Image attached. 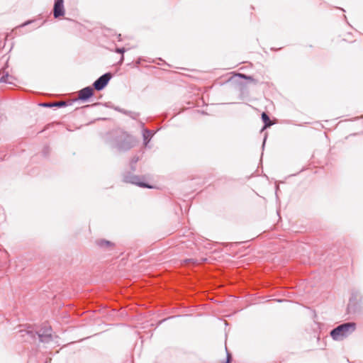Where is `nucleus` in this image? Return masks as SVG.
<instances>
[{
	"label": "nucleus",
	"instance_id": "obj_1",
	"mask_svg": "<svg viewBox=\"0 0 363 363\" xmlns=\"http://www.w3.org/2000/svg\"><path fill=\"white\" fill-rule=\"evenodd\" d=\"M355 329L356 324L354 323L347 322L337 325L330 331V334L334 340L341 341L351 335Z\"/></svg>",
	"mask_w": 363,
	"mask_h": 363
},
{
	"label": "nucleus",
	"instance_id": "obj_2",
	"mask_svg": "<svg viewBox=\"0 0 363 363\" xmlns=\"http://www.w3.org/2000/svg\"><path fill=\"white\" fill-rule=\"evenodd\" d=\"M52 329L50 326L44 325L35 333L32 330H21L20 333L21 336L24 337L26 335H28L32 338H35L37 335L40 341L45 343H48L52 340L51 333Z\"/></svg>",
	"mask_w": 363,
	"mask_h": 363
},
{
	"label": "nucleus",
	"instance_id": "obj_3",
	"mask_svg": "<svg viewBox=\"0 0 363 363\" xmlns=\"http://www.w3.org/2000/svg\"><path fill=\"white\" fill-rule=\"evenodd\" d=\"M135 143L136 140L133 136L121 133L116 140V147L119 150L126 151L133 147Z\"/></svg>",
	"mask_w": 363,
	"mask_h": 363
},
{
	"label": "nucleus",
	"instance_id": "obj_4",
	"mask_svg": "<svg viewBox=\"0 0 363 363\" xmlns=\"http://www.w3.org/2000/svg\"><path fill=\"white\" fill-rule=\"evenodd\" d=\"M111 79V74L109 72L105 73L99 77L93 84V87L97 91L102 90L108 83Z\"/></svg>",
	"mask_w": 363,
	"mask_h": 363
},
{
	"label": "nucleus",
	"instance_id": "obj_5",
	"mask_svg": "<svg viewBox=\"0 0 363 363\" xmlns=\"http://www.w3.org/2000/svg\"><path fill=\"white\" fill-rule=\"evenodd\" d=\"M123 180L125 182L136 184L137 186L140 187H146L149 189L152 188L151 186L147 184L146 183L140 182V178L139 177L130 174L124 175Z\"/></svg>",
	"mask_w": 363,
	"mask_h": 363
},
{
	"label": "nucleus",
	"instance_id": "obj_6",
	"mask_svg": "<svg viewBox=\"0 0 363 363\" xmlns=\"http://www.w3.org/2000/svg\"><path fill=\"white\" fill-rule=\"evenodd\" d=\"M65 15L64 0H55L53 6V16L58 18Z\"/></svg>",
	"mask_w": 363,
	"mask_h": 363
},
{
	"label": "nucleus",
	"instance_id": "obj_7",
	"mask_svg": "<svg viewBox=\"0 0 363 363\" xmlns=\"http://www.w3.org/2000/svg\"><path fill=\"white\" fill-rule=\"evenodd\" d=\"M93 94L94 88L91 86H86L78 91V99L81 101H85L91 97Z\"/></svg>",
	"mask_w": 363,
	"mask_h": 363
},
{
	"label": "nucleus",
	"instance_id": "obj_8",
	"mask_svg": "<svg viewBox=\"0 0 363 363\" xmlns=\"http://www.w3.org/2000/svg\"><path fill=\"white\" fill-rule=\"evenodd\" d=\"M13 77L9 74L7 72L5 71V69H1L0 70V82H5V83H11V79Z\"/></svg>",
	"mask_w": 363,
	"mask_h": 363
},
{
	"label": "nucleus",
	"instance_id": "obj_9",
	"mask_svg": "<svg viewBox=\"0 0 363 363\" xmlns=\"http://www.w3.org/2000/svg\"><path fill=\"white\" fill-rule=\"evenodd\" d=\"M153 135L154 133L151 130L148 129H144L143 136L145 145H147V143L150 140Z\"/></svg>",
	"mask_w": 363,
	"mask_h": 363
},
{
	"label": "nucleus",
	"instance_id": "obj_10",
	"mask_svg": "<svg viewBox=\"0 0 363 363\" xmlns=\"http://www.w3.org/2000/svg\"><path fill=\"white\" fill-rule=\"evenodd\" d=\"M262 119L264 123V126L263 129L271 126L272 123L270 121V118H269V116L265 112H263L262 113Z\"/></svg>",
	"mask_w": 363,
	"mask_h": 363
},
{
	"label": "nucleus",
	"instance_id": "obj_11",
	"mask_svg": "<svg viewBox=\"0 0 363 363\" xmlns=\"http://www.w3.org/2000/svg\"><path fill=\"white\" fill-rule=\"evenodd\" d=\"M96 244L99 246V247H108L109 246H111L112 244L111 243V242L108 241V240H97L96 241Z\"/></svg>",
	"mask_w": 363,
	"mask_h": 363
},
{
	"label": "nucleus",
	"instance_id": "obj_12",
	"mask_svg": "<svg viewBox=\"0 0 363 363\" xmlns=\"http://www.w3.org/2000/svg\"><path fill=\"white\" fill-rule=\"evenodd\" d=\"M139 160V157L138 156H134L131 161H130V167L133 170H135V167L134 165L138 162Z\"/></svg>",
	"mask_w": 363,
	"mask_h": 363
},
{
	"label": "nucleus",
	"instance_id": "obj_13",
	"mask_svg": "<svg viewBox=\"0 0 363 363\" xmlns=\"http://www.w3.org/2000/svg\"><path fill=\"white\" fill-rule=\"evenodd\" d=\"M118 53H121L122 54V56H121V60H120V63H122L123 60H124V56H123V53L125 52V49L124 48H117L116 50Z\"/></svg>",
	"mask_w": 363,
	"mask_h": 363
},
{
	"label": "nucleus",
	"instance_id": "obj_14",
	"mask_svg": "<svg viewBox=\"0 0 363 363\" xmlns=\"http://www.w3.org/2000/svg\"><path fill=\"white\" fill-rule=\"evenodd\" d=\"M117 110H118L119 111L125 113V114H127V115H129L132 118H135L136 113H132V112H130V111H123V110H121L119 108H117Z\"/></svg>",
	"mask_w": 363,
	"mask_h": 363
},
{
	"label": "nucleus",
	"instance_id": "obj_15",
	"mask_svg": "<svg viewBox=\"0 0 363 363\" xmlns=\"http://www.w3.org/2000/svg\"><path fill=\"white\" fill-rule=\"evenodd\" d=\"M225 350L227 352V359L225 363H230L232 361V355L228 351L227 347H225Z\"/></svg>",
	"mask_w": 363,
	"mask_h": 363
},
{
	"label": "nucleus",
	"instance_id": "obj_16",
	"mask_svg": "<svg viewBox=\"0 0 363 363\" xmlns=\"http://www.w3.org/2000/svg\"><path fill=\"white\" fill-rule=\"evenodd\" d=\"M66 106V104L62 101L53 103L54 107H62V106Z\"/></svg>",
	"mask_w": 363,
	"mask_h": 363
},
{
	"label": "nucleus",
	"instance_id": "obj_17",
	"mask_svg": "<svg viewBox=\"0 0 363 363\" xmlns=\"http://www.w3.org/2000/svg\"><path fill=\"white\" fill-rule=\"evenodd\" d=\"M238 76H239L240 77L242 78V79H250V80H252V77H250V76H247V75H246V74H238Z\"/></svg>",
	"mask_w": 363,
	"mask_h": 363
},
{
	"label": "nucleus",
	"instance_id": "obj_18",
	"mask_svg": "<svg viewBox=\"0 0 363 363\" xmlns=\"http://www.w3.org/2000/svg\"><path fill=\"white\" fill-rule=\"evenodd\" d=\"M40 105L44 107H54L53 103H43L41 104Z\"/></svg>",
	"mask_w": 363,
	"mask_h": 363
},
{
	"label": "nucleus",
	"instance_id": "obj_19",
	"mask_svg": "<svg viewBox=\"0 0 363 363\" xmlns=\"http://www.w3.org/2000/svg\"><path fill=\"white\" fill-rule=\"evenodd\" d=\"M266 139H267V135H265V137H264V141H263V144H262V147H264V145H265Z\"/></svg>",
	"mask_w": 363,
	"mask_h": 363
},
{
	"label": "nucleus",
	"instance_id": "obj_20",
	"mask_svg": "<svg viewBox=\"0 0 363 363\" xmlns=\"http://www.w3.org/2000/svg\"><path fill=\"white\" fill-rule=\"evenodd\" d=\"M30 23V22H27V23H26L23 24V25H22V26H26V25H27V24H29Z\"/></svg>",
	"mask_w": 363,
	"mask_h": 363
}]
</instances>
